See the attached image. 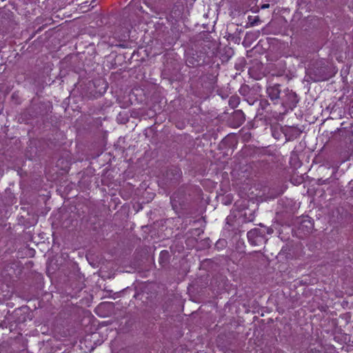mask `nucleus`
Listing matches in <instances>:
<instances>
[{"mask_svg":"<svg viewBox=\"0 0 353 353\" xmlns=\"http://www.w3.org/2000/svg\"><path fill=\"white\" fill-rule=\"evenodd\" d=\"M263 233L264 232H261L258 228L252 229L248 232V239L252 244H256V239L261 236Z\"/></svg>","mask_w":353,"mask_h":353,"instance_id":"obj_1","label":"nucleus"},{"mask_svg":"<svg viewBox=\"0 0 353 353\" xmlns=\"http://www.w3.org/2000/svg\"><path fill=\"white\" fill-rule=\"evenodd\" d=\"M268 94L272 100L277 99L279 97L280 90L276 85L268 88Z\"/></svg>","mask_w":353,"mask_h":353,"instance_id":"obj_2","label":"nucleus"},{"mask_svg":"<svg viewBox=\"0 0 353 353\" xmlns=\"http://www.w3.org/2000/svg\"><path fill=\"white\" fill-rule=\"evenodd\" d=\"M320 79H315L314 81H320Z\"/></svg>","mask_w":353,"mask_h":353,"instance_id":"obj_5","label":"nucleus"},{"mask_svg":"<svg viewBox=\"0 0 353 353\" xmlns=\"http://www.w3.org/2000/svg\"><path fill=\"white\" fill-rule=\"evenodd\" d=\"M269 7V4H264L261 6L262 9L268 8Z\"/></svg>","mask_w":353,"mask_h":353,"instance_id":"obj_3","label":"nucleus"},{"mask_svg":"<svg viewBox=\"0 0 353 353\" xmlns=\"http://www.w3.org/2000/svg\"><path fill=\"white\" fill-rule=\"evenodd\" d=\"M267 232H268V233H269V234H270V233L272 232V230H270V229H268Z\"/></svg>","mask_w":353,"mask_h":353,"instance_id":"obj_4","label":"nucleus"}]
</instances>
